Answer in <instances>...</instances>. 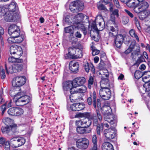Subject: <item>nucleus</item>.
Masks as SVG:
<instances>
[{"mask_svg":"<svg viewBox=\"0 0 150 150\" xmlns=\"http://www.w3.org/2000/svg\"><path fill=\"white\" fill-rule=\"evenodd\" d=\"M101 112L103 115L104 119L111 125L115 126L117 122V118L112 114V110L110 107L104 105L101 108Z\"/></svg>","mask_w":150,"mask_h":150,"instance_id":"nucleus-1","label":"nucleus"},{"mask_svg":"<svg viewBox=\"0 0 150 150\" xmlns=\"http://www.w3.org/2000/svg\"><path fill=\"white\" fill-rule=\"evenodd\" d=\"M19 92L16 93L14 95L13 101L18 106L23 105L28 103L30 101V97L25 95L24 92H21L20 88H16Z\"/></svg>","mask_w":150,"mask_h":150,"instance_id":"nucleus-2","label":"nucleus"},{"mask_svg":"<svg viewBox=\"0 0 150 150\" xmlns=\"http://www.w3.org/2000/svg\"><path fill=\"white\" fill-rule=\"evenodd\" d=\"M84 18V16L82 13H78L74 18L73 24L79 26L80 28V30L83 32L84 35H86L87 33L86 28L83 24L82 22V20Z\"/></svg>","mask_w":150,"mask_h":150,"instance_id":"nucleus-3","label":"nucleus"},{"mask_svg":"<svg viewBox=\"0 0 150 150\" xmlns=\"http://www.w3.org/2000/svg\"><path fill=\"white\" fill-rule=\"evenodd\" d=\"M84 8L83 3L80 0H76L71 2L69 6L70 10L73 13L76 12L78 11H82Z\"/></svg>","mask_w":150,"mask_h":150,"instance_id":"nucleus-4","label":"nucleus"},{"mask_svg":"<svg viewBox=\"0 0 150 150\" xmlns=\"http://www.w3.org/2000/svg\"><path fill=\"white\" fill-rule=\"evenodd\" d=\"M25 142V139L21 137H14L10 139V141L11 146L15 148L23 145Z\"/></svg>","mask_w":150,"mask_h":150,"instance_id":"nucleus-5","label":"nucleus"},{"mask_svg":"<svg viewBox=\"0 0 150 150\" xmlns=\"http://www.w3.org/2000/svg\"><path fill=\"white\" fill-rule=\"evenodd\" d=\"M89 144V140L86 138L77 139L76 141V145L78 149H86Z\"/></svg>","mask_w":150,"mask_h":150,"instance_id":"nucleus-6","label":"nucleus"},{"mask_svg":"<svg viewBox=\"0 0 150 150\" xmlns=\"http://www.w3.org/2000/svg\"><path fill=\"white\" fill-rule=\"evenodd\" d=\"M26 78L24 76H17L12 81V85L14 87L21 86L24 85L26 81Z\"/></svg>","mask_w":150,"mask_h":150,"instance_id":"nucleus-7","label":"nucleus"},{"mask_svg":"<svg viewBox=\"0 0 150 150\" xmlns=\"http://www.w3.org/2000/svg\"><path fill=\"white\" fill-rule=\"evenodd\" d=\"M103 132L105 136L109 139H113L116 136L117 130L113 127H111L108 129H105Z\"/></svg>","mask_w":150,"mask_h":150,"instance_id":"nucleus-8","label":"nucleus"},{"mask_svg":"<svg viewBox=\"0 0 150 150\" xmlns=\"http://www.w3.org/2000/svg\"><path fill=\"white\" fill-rule=\"evenodd\" d=\"M88 117L91 120H93V125L94 126L98 125V120L97 117L93 114H91L90 113L86 112L83 113H79L76 114L75 117Z\"/></svg>","mask_w":150,"mask_h":150,"instance_id":"nucleus-9","label":"nucleus"},{"mask_svg":"<svg viewBox=\"0 0 150 150\" xmlns=\"http://www.w3.org/2000/svg\"><path fill=\"white\" fill-rule=\"evenodd\" d=\"M101 97L105 100H109L111 96V92L109 88H101L99 91Z\"/></svg>","mask_w":150,"mask_h":150,"instance_id":"nucleus-10","label":"nucleus"},{"mask_svg":"<svg viewBox=\"0 0 150 150\" xmlns=\"http://www.w3.org/2000/svg\"><path fill=\"white\" fill-rule=\"evenodd\" d=\"M10 53L11 54L15 55L16 57L21 56L23 54L21 47L19 46L14 45L10 47Z\"/></svg>","mask_w":150,"mask_h":150,"instance_id":"nucleus-11","label":"nucleus"},{"mask_svg":"<svg viewBox=\"0 0 150 150\" xmlns=\"http://www.w3.org/2000/svg\"><path fill=\"white\" fill-rule=\"evenodd\" d=\"M109 10L110 12V18L109 22L112 21V23L115 22L116 18H118L119 17V11L117 9H113V5L110 4Z\"/></svg>","mask_w":150,"mask_h":150,"instance_id":"nucleus-12","label":"nucleus"},{"mask_svg":"<svg viewBox=\"0 0 150 150\" xmlns=\"http://www.w3.org/2000/svg\"><path fill=\"white\" fill-rule=\"evenodd\" d=\"M112 25H110L109 23L108 24L107 26V29L109 31V36L111 37H115L117 34L118 32V27L117 25L116 24L115 22L112 23Z\"/></svg>","mask_w":150,"mask_h":150,"instance_id":"nucleus-13","label":"nucleus"},{"mask_svg":"<svg viewBox=\"0 0 150 150\" xmlns=\"http://www.w3.org/2000/svg\"><path fill=\"white\" fill-rule=\"evenodd\" d=\"M63 89L64 91H68L71 94L74 93V90L73 81H68L65 82L63 84Z\"/></svg>","mask_w":150,"mask_h":150,"instance_id":"nucleus-14","label":"nucleus"},{"mask_svg":"<svg viewBox=\"0 0 150 150\" xmlns=\"http://www.w3.org/2000/svg\"><path fill=\"white\" fill-rule=\"evenodd\" d=\"M3 122L6 125L10 126L12 132L13 133L15 132L16 129L17 125L13 124V120L12 119L8 117H5L2 120Z\"/></svg>","mask_w":150,"mask_h":150,"instance_id":"nucleus-15","label":"nucleus"},{"mask_svg":"<svg viewBox=\"0 0 150 150\" xmlns=\"http://www.w3.org/2000/svg\"><path fill=\"white\" fill-rule=\"evenodd\" d=\"M81 120H76V124L78 126H82L85 128L89 127L91 124L92 121L88 117Z\"/></svg>","mask_w":150,"mask_h":150,"instance_id":"nucleus-16","label":"nucleus"},{"mask_svg":"<svg viewBox=\"0 0 150 150\" xmlns=\"http://www.w3.org/2000/svg\"><path fill=\"white\" fill-rule=\"evenodd\" d=\"M85 107V105L83 103H78L71 105L69 108L67 106V108L69 110L76 111L81 110L83 109Z\"/></svg>","mask_w":150,"mask_h":150,"instance_id":"nucleus-17","label":"nucleus"},{"mask_svg":"<svg viewBox=\"0 0 150 150\" xmlns=\"http://www.w3.org/2000/svg\"><path fill=\"white\" fill-rule=\"evenodd\" d=\"M97 97L96 93L95 91H93V93H90V97H88L87 99L88 104L89 105H91L92 103L95 108H96V101Z\"/></svg>","mask_w":150,"mask_h":150,"instance_id":"nucleus-18","label":"nucleus"},{"mask_svg":"<svg viewBox=\"0 0 150 150\" xmlns=\"http://www.w3.org/2000/svg\"><path fill=\"white\" fill-rule=\"evenodd\" d=\"M5 67L8 74L21 71L23 69V66H5Z\"/></svg>","mask_w":150,"mask_h":150,"instance_id":"nucleus-19","label":"nucleus"},{"mask_svg":"<svg viewBox=\"0 0 150 150\" xmlns=\"http://www.w3.org/2000/svg\"><path fill=\"white\" fill-rule=\"evenodd\" d=\"M74 87H76L82 86L86 81L85 78L83 77H79L75 78L73 81Z\"/></svg>","mask_w":150,"mask_h":150,"instance_id":"nucleus-20","label":"nucleus"},{"mask_svg":"<svg viewBox=\"0 0 150 150\" xmlns=\"http://www.w3.org/2000/svg\"><path fill=\"white\" fill-rule=\"evenodd\" d=\"M4 18L5 21L8 22L13 21L16 19V14L14 13L7 11L4 15Z\"/></svg>","mask_w":150,"mask_h":150,"instance_id":"nucleus-21","label":"nucleus"},{"mask_svg":"<svg viewBox=\"0 0 150 150\" xmlns=\"http://www.w3.org/2000/svg\"><path fill=\"white\" fill-rule=\"evenodd\" d=\"M125 37L124 39L123 36L122 35H118L116 36L115 41V44L117 48H120L121 46L123 40H125Z\"/></svg>","mask_w":150,"mask_h":150,"instance_id":"nucleus-22","label":"nucleus"},{"mask_svg":"<svg viewBox=\"0 0 150 150\" xmlns=\"http://www.w3.org/2000/svg\"><path fill=\"white\" fill-rule=\"evenodd\" d=\"M80 30L79 27L73 24V25L69 26L64 28V31L66 33L73 34L74 30Z\"/></svg>","mask_w":150,"mask_h":150,"instance_id":"nucleus-23","label":"nucleus"},{"mask_svg":"<svg viewBox=\"0 0 150 150\" xmlns=\"http://www.w3.org/2000/svg\"><path fill=\"white\" fill-rule=\"evenodd\" d=\"M108 78H102L100 82L101 88H109L110 84Z\"/></svg>","mask_w":150,"mask_h":150,"instance_id":"nucleus-24","label":"nucleus"},{"mask_svg":"<svg viewBox=\"0 0 150 150\" xmlns=\"http://www.w3.org/2000/svg\"><path fill=\"white\" fill-rule=\"evenodd\" d=\"M85 128L83 127H78L76 129L77 132L78 133L80 134H87L91 132V129H85Z\"/></svg>","mask_w":150,"mask_h":150,"instance_id":"nucleus-25","label":"nucleus"},{"mask_svg":"<svg viewBox=\"0 0 150 150\" xmlns=\"http://www.w3.org/2000/svg\"><path fill=\"white\" fill-rule=\"evenodd\" d=\"M142 78L144 82L150 81V71L144 72L142 74Z\"/></svg>","mask_w":150,"mask_h":150,"instance_id":"nucleus-26","label":"nucleus"},{"mask_svg":"<svg viewBox=\"0 0 150 150\" xmlns=\"http://www.w3.org/2000/svg\"><path fill=\"white\" fill-rule=\"evenodd\" d=\"M102 150H114L112 145L108 142H105L102 146Z\"/></svg>","mask_w":150,"mask_h":150,"instance_id":"nucleus-27","label":"nucleus"},{"mask_svg":"<svg viewBox=\"0 0 150 150\" xmlns=\"http://www.w3.org/2000/svg\"><path fill=\"white\" fill-rule=\"evenodd\" d=\"M139 4L138 0H129V1L127 3V6L129 8H134Z\"/></svg>","mask_w":150,"mask_h":150,"instance_id":"nucleus-28","label":"nucleus"},{"mask_svg":"<svg viewBox=\"0 0 150 150\" xmlns=\"http://www.w3.org/2000/svg\"><path fill=\"white\" fill-rule=\"evenodd\" d=\"M76 49L77 48L74 47H69L68 49V57L69 58H72L74 54L75 53Z\"/></svg>","mask_w":150,"mask_h":150,"instance_id":"nucleus-29","label":"nucleus"},{"mask_svg":"<svg viewBox=\"0 0 150 150\" xmlns=\"http://www.w3.org/2000/svg\"><path fill=\"white\" fill-rule=\"evenodd\" d=\"M16 5L17 4L14 1L11 2L8 7V11L14 13V12L17 8Z\"/></svg>","mask_w":150,"mask_h":150,"instance_id":"nucleus-30","label":"nucleus"},{"mask_svg":"<svg viewBox=\"0 0 150 150\" xmlns=\"http://www.w3.org/2000/svg\"><path fill=\"white\" fill-rule=\"evenodd\" d=\"M82 56L83 54L81 50L78 48H77L75 53L74 54V55L72 58L76 59L81 58L82 57Z\"/></svg>","mask_w":150,"mask_h":150,"instance_id":"nucleus-31","label":"nucleus"},{"mask_svg":"<svg viewBox=\"0 0 150 150\" xmlns=\"http://www.w3.org/2000/svg\"><path fill=\"white\" fill-rule=\"evenodd\" d=\"M20 29L19 28L17 25L12 24L9 27L8 33L9 34L12 33Z\"/></svg>","mask_w":150,"mask_h":150,"instance_id":"nucleus-32","label":"nucleus"},{"mask_svg":"<svg viewBox=\"0 0 150 150\" xmlns=\"http://www.w3.org/2000/svg\"><path fill=\"white\" fill-rule=\"evenodd\" d=\"M87 88L85 86H82L81 87L76 90H75L74 91V93H84L86 92Z\"/></svg>","mask_w":150,"mask_h":150,"instance_id":"nucleus-33","label":"nucleus"},{"mask_svg":"<svg viewBox=\"0 0 150 150\" xmlns=\"http://www.w3.org/2000/svg\"><path fill=\"white\" fill-rule=\"evenodd\" d=\"M99 74L103 75L102 78L106 77L108 78L109 73L108 70L106 69H103L100 70Z\"/></svg>","mask_w":150,"mask_h":150,"instance_id":"nucleus-34","label":"nucleus"},{"mask_svg":"<svg viewBox=\"0 0 150 150\" xmlns=\"http://www.w3.org/2000/svg\"><path fill=\"white\" fill-rule=\"evenodd\" d=\"M129 34L132 37L135 38L138 42L139 41V37L134 30L131 29L129 31Z\"/></svg>","mask_w":150,"mask_h":150,"instance_id":"nucleus-35","label":"nucleus"},{"mask_svg":"<svg viewBox=\"0 0 150 150\" xmlns=\"http://www.w3.org/2000/svg\"><path fill=\"white\" fill-rule=\"evenodd\" d=\"M133 50L132 54L133 55H138L139 53V47L135 45V43L134 44Z\"/></svg>","mask_w":150,"mask_h":150,"instance_id":"nucleus-36","label":"nucleus"},{"mask_svg":"<svg viewBox=\"0 0 150 150\" xmlns=\"http://www.w3.org/2000/svg\"><path fill=\"white\" fill-rule=\"evenodd\" d=\"M139 5L140 7L141 8V10L142 12L146 10L149 6L148 3L146 2H144Z\"/></svg>","mask_w":150,"mask_h":150,"instance_id":"nucleus-37","label":"nucleus"},{"mask_svg":"<svg viewBox=\"0 0 150 150\" xmlns=\"http://www.w3.org/2000/svg\"><path fill=\"white\" fill-rule=\"evenodd\" d=\"M92 142L93 144V147H92L90 149H94V147L95 148H97V138L96 135L94 134L93 135L92 138Z\"/></svg>","mask_w":150,"mask_h":150,"instance_id":"nucleus-38","label":"nucleus"},{"mask_svg":"<svg viewBox=\"0 0 150 150\" xmlns=\"http://www.w3.org/2000/svg\"><path fill=\"white\" fill-rule=\"evenodd\" d=\"M24 113V111L22 108H16V111L15 116H21Z\"/></svg>","mask_w":150,"mask_h":150,"instance_id":"nucleus-39","label":"nucleus"},{"mask_svg":"<svg viewBox=\"0 0 150 150\" xmlns=\"http://www.w3.org/2000/svg\"><path fill=\"white\" fill-rule=\"evenodd\" d=\"M1 130L2 132L4 133H8L11 131L12 132L10 127L7 125L6 127H2Z\"/></svg>","mask_w":150,"mask_h":150,"instance_id":"nucleus-40","label":"nucleus"},{"mask_svg":"<svg viewBox=\"0 0 150 150\" xmlns=\"http://www.w3.org/2000/svg\"><path fill=\"white\" fill-rule=\"evenodd\" d=\"M16 107L10 108L8 110V114L11 115L15 116Z\"/></svg>","mask_w":150,"mask_h":150,"instance_id":"nucleus-41","label":"nucleus"},{"mask_svg":"<svg viewBox=\"0 0 150 150\" xmlns=\"http://www.w3.org/2000/svg\"><path fill=\"white\" fill-rule=\"evenodd\" d=\"M15 38L16 43H18L21 42L23 40L24 36L22 34H20L19 35Z\"/></svg>","mask_w":150,"mask_h":150,"instance_id":"nucleus-42","label":"nucleus"},{"mask_svg":"<svg viewBox=\"0 0 150 150\" xmlns=\"http://www.w3.org/2000/svg\"><path fill=\"white\" fill-rule=\"evenodd\" d=\"M10 145L11 146V144L8 141H6L4 142L2 144V145L5 150H9L10 149Z\"/></svg>","mask_w":150,"mask_h":150,"instance_id":"nucleus-43","label":"nucleus"},{"mask_svg":"<svg viewBox=\"0 0 150 150\" xmlns=\"http://www.w3.org/2000/svg\"><path fill=\"white\" fill-rule=\"evenodd\" d=\"M135 43V42H132L129 47L126 50L125 52L126 54H128L131 52L133 50V47L134 44Z\"/></svg>","mask_w":150,"mask_h":150,"instance_id":"nucleus-44","label":"nucleus"},{"mask_svg":"<svg viewBox=\"0 0 150 150\" xmlns=\"http://www.w3.org/2000/svg\"><path fill=\"white\" fill-rule=\"evenodd\" d=\"M70 70L74 73H76L78 71V66H69Z\"/></svg>","mask_w":150,"mask_h":150,"instance_id":"nucleus-45","label":"nucleus"},{"mask_svg":"<svg viewBox=\"0 0 150 150\" xmlns=\"http://www.w3.org/2000/svg\"><path fill=\"white\" fill-rule=\"evenodd\" d=\"M93 81L94 78L92 76H90L89 79L88 81V87L89 88L91 89V86L93 84Z\"/></svg>","mask_w":150,"mask_h":150,"instance_id":"nucleus-46","label":"nucleus"},{"mask_svg":"<svg viewBox=\"0 0 150 150\" xmlns=\"http://www.w3.org/2000/svg\"><path fill=\"white\" fill-rule=\"evenodd\" d=\"M142 74L139 71H137L134 73V77L137 79H139L141 77H142Z\"/></svg>","mask_w":150,"mask_h":150,"instance_id":"nucleus-47","label":"nucleus"},{"mask_svg":"<svg viewBox=\"0 0 150 150\" xmlns=\"http://www.w3.org/2000/svg\"><path fill=\"white\" fill-rule=\"evenodd\" d=\"M145 83L144 85V88L147 92L150 91V81L148 82H145Z\"/></svg>","mask_w":150,"mask_h":150,"instance_id":"nucleus-48","label":"nucleus"},{"mask_svg":"<svg viewBox=\"0 0 150 150\" xmlns=\"http://www.w3.org/2000/svg\"><path fill=\"white\" fill-rule=\"evenodd\" d=\"M144 60V59L143 57L142 56H141L136 61L134 65L138 66L140 63L143 62Z\"/></svg>","mask_w":150,"mask_h":150,"instance_id":"nucleus-49","label":"nucleus"},{"mask_svg":"<svg viewBox=\"0 0 150 150\" xmlns=\"http://www.w3.org/2000/svg\"><path fill=\"white\" fill-rule=\"evenodd\" d=\"M103 125L101 126L100 125H98L97 127L96 131L98 135H100V131L103 130Z\"/></svg>","mask_w":150,"mask_h":150,"instance_id":"nucleus-50","label":"nucleus"},{"mask_svg":"<svg viewBox=\"0 0 150 150\" xmlns=\"http://www.w3.org/2000/svg\"><path fill=\"white\" fill-rule=\"evenodd\" d=\"M20 29L12 33L11 34H9L10 35L12 36L13 37L15 38L18 36L20 34Z\"/></svg>","mask_w":150,"mask_h":150,"instance_id":"nucleus-51","label":"nucleus"},{"mask_svg":"<svg viewBox=\"0 0 150 150\" xmlns=\"http://www.w3.org/2000/svg\"><path fill=\"white\" fill-rule=\"evenodd\" d=\"M6 76L5 73V71L4 69H1L0 77L1 79H4Z\"/></svg>","mask_w":150,"mask_h":150,"instance_id":"nucleus-52","label":"nucleus"},{"mask_svg":"<svg viewBox=\"0 0 150 150\" xmlns=\"http://www.w3.org/2000/svg\"><path fill=\"white\" fill-rule=\"evenodd\" d=\"M141 8L140 7L139 5L136 6L134 8V11L137 13H140L142 12L141 10Z\"/></svg>","mask_w":150,"mask_h":150,"instance_id":"nucleus-53","label":"nucleus"},{"mask_svg":"<svg viewBox=\"0 0 150 150\" xmlns=\"http://www.w3.org/2000/svg\"><path fill=\"white\" fill-rule=\"evenodd\" d=\"M129 21L128 18L127 16H123L122 18V22L123 24H127Z\"/></svg>","mask_w":150,"mask_h":150,"instance_id":"nucleus-54","label":"nucleus"},{"mask_svg":"<svg viewBox=\"0 0 150 150\" xmlns=\"http://www.w3.org/2000/svg\"><path fill=\"white\" fill-rule=\"evenodd\" d=\"M98 9L100 10H107L106 8L105 7L104 5L102 4H99L97 5Z\"/></svg>","mask_w":150,"mask_h":150,"instance_id":"nucleus-55","label":"nucleus"},{"mask_svg":"<svg viewBox=\"0 0 150 150\" xmlns=\"http://www.w3.org/2000/svg\"><path fill=\"white\" fill-rule=\"evenodd\" d=\"M139 16L140 20H143L144 19L146 18V16L144 14V11L140 13Z\"/></svg>","mask_w":150,"mask_h":150,"instance_id":"nucleus-56","label":"nucleus"},{"mask_svg":"<svg viewBox=\"0 0 150 150\" xmlns=\"http://www.w3.org/2000/svg\"><path fill=\"white\" fill-rule=\"evenodd\" d=\"M8 41L9 43H16L15 38L14 37H13L12 36L8 38Z\"/></svg>","mask_w":150,"mask_h":150,"instance_id":"nucleus-57","label":"nucleus"},{"mask_svg":"<svg viewBox=\"0 0 150 150\" xmlns=\"http://www.w3.org/2000/svg\"><path fill=\"white\" fill-rule=\"evenodd\" d=\"M139 91L142 94L146 92H147L146 90H145V88H144V86H140L139 88Z\"/></svg>","mask_w":150,"mask_h":150,"instance_id":"nucleus-58","label":"nucleus"},{"mask_svg":"<svg viewBox=\"0 0 150 150\" xmlns=\"http://www.w3.org/2000/svg\"><path fill=\"white\" fill-rule=\"evenodd\" d=\"M135 22L136 25L139 30H140L141 29V27L139 21H138L136 17L134 18Z\"/></svg>","mask_w":150,"mask_h":150,"instance_id":"nucleus-59","label":"nucleus"},{"mask_svg":"<svg viewBox=\"0 0 150 150\" xmlns=\"http://www.w3.org/2000/svg\"><path fill=\"white\" fill-rule=\"evenodd\" d=\"M113 2L116 8H121V6L118 0H113Z\"/></svg>","mask_w":150,"mask_h":150,"instance_id":"nucleus-60","label":"nucleus"},{"mask_svg":"<svg viewBox=\"0 0 150 150\" xmlns=\"http://www.w3.org/2000/svg\"><path fill=\"white\" fill-rule=\"evenodd\" d=\"M92 54L93 56H95L99 54L100 51L95 48H93V47H92Z\"/></svg>","mask_w":150,"mask_h":150,"instance_id":"nucleus-61","label":"nucleus"},{"mask_svg":"<svg viewBox=\"0 0 150 150\" xmlns=\"http://www.w3.org/2000/svg\"><path fill=\"white\" fill-rule=\"evenodd\" d=\"M16 61V57H9L8 59V62L10 63H15Z\"/></svg>","mask_w":150,"mask_h":150,"instance_id":"nucleus-62","label":"nucleus"},{"mask_svg":"<svg viewBox=\"0 0 150 150\" xmlns=\"http://www.w3.org/2000/svg\"><path fill=\"white\" fill-rule=\"evenodd\" d=\"M79 64L78 62L73 61L70 62L69 63V66H79Z\"/></svg>","mask_w":150,"mask_h":150,"instance_id":"nucleus-63","label":"nucleus"},{"mask_svg":"<svg viewBox=\"0 0 150 150\" xmlns=\"http://www.w3.org/2000/svg\"><path fill=\"white\" fill-rule=\"evenodd\" d=\"M91 27L96 32H98V29L96 25V23L95 22H93L92 24Z\"/></svg>","mask_w":150,"mask_h":150,"instance_id":"nucleus-64","label":"nucleus"}]
</instances>
